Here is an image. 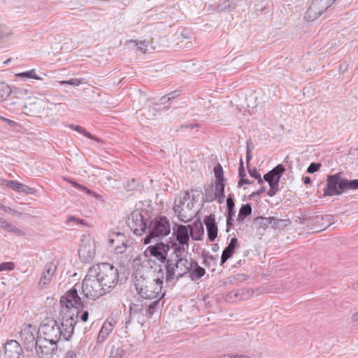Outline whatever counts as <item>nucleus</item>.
I'll return each instance as SVG.
<instances>
[{
	"label": "nucleus",
	"mask_w": 358,
	"mask_h": 358,
	"mask_svg": "<svg viewBox=\"0 0 358 358\" xmlns=\"http://www.w3.org/2000/svg\"><path fill=\"white\" fill-rule=\"evenodd\" d=\"M129 226L137 236L143 235L148 227L147 220L142 213L138 210L134 211L129 221Z\"/></svg>",
	"instance_id": "nucleus-15"
},
{
	"label": "nucleus",
	"mask_w": 358,
	"mask_h": 358,
	"mask_svg": "<svg viewBox=\"0 0 358 358\" xmlns=\"http://www.w3.org/2000/svg\"><path fill=\"white\" fill-rule=\"evenodd\" d=\"M164 278V271L160 266L155 278L137 280L135 287L138 294L144 299L157 298L162 292Z\"/></svg>",
	"instance_id": "nucleus-5"
},
{
	"label": "nucleus",
	"mask_w": 358,
	"mask_h": 358,
	"mask_svg": "<svg viewBox=\"0 0 358 358\" xmlns=\"http://www.w3.org/2000/svg\"><path fill=\"white\" fill-rule=\"evenodd\" d=\"M321 167V164L320 163H311L307 169V172L309 173H314L317 171Z\"/></svg>",
	"instance_id": "nucleus-55"
},
{
	"label": "nucleus",
	"mask_w": 358,
	"mask_h": 358,
	"mask_svg": "<svg viewBox=\"0 0 358 358\" xmlns=\"http://www.w3.org/2000/svg\"><path fill=\"white\" fill-rule=\"evenodd\" d=\"M203 222L207 230L208 239L210 242L215 241L217 236V225L214 215H209L204 217Z\"/></svg>",
	"instance_id": "nucleus-21"
},
{
	"label": "nucleus",
	"mask_w": 358,
	"mask_h": 358,
	"mask_svg": "<svg viewBox=\"0 0 358 358\" xmlns=\"http://www.w3.org/2000/svg\"><path fill=\"white\" fill-rule=\"evenodd\" d=\"M113 328L114 325L113 322L111 321L106 320L99 332L97 342L99 343H103L113 331Z\"/></svg>",
	"instance_id": "nucleus-25"
},
{
	"label": "nucleus",
	"mask_w": 358,
	"mask_h": 358,
	"mask_svg": "<svg viewBox=\"0 0 358 358\" xmlns=\"http://www.w3.org/2000/svg\"><path fill=\"white\" fill-rule=\"evenodd\" d=\"M191 192L194 193L192 195L189 191H186L183 196L180 199L178 203L175 200L173 207L178 219L185 223L191 221L198 213V211L194 210V208L196 203V198L199 196L200 192L196 189H192Z\"/></svg>",
	"instance_id": "nucleus-4"
},
{
	"label": "nucleus",
	"mask_w": 358,
	"mask_h": 358,
	"mask_svg": "<svg viewBox=\"0 0 358 358\" xmlns=\"http://www.w3.org/2000/svg\"><path fill=\"white\" fill-rule=\"evenodd\" d=\"M65 180L67 182H69V183H71L73 187H75L78 190L85 192L88 194H91L92 191L90 189H89L88 188H87L86 187L78 183L77 182H76L70 178H65Z\"/></svg>",
	"instance_id": "nucleus-44"
},
{
	"label": "nucleus",
	"mask_w": 358,
	"mask_h": 358,
	"mask_svg": "<svg viewBox=\"0 0 358 358\" xmlns=\"http://www.w3.org/2000/svg\"><path fill=\"white\" fill-rule=\"evenodd\" d=\"M128 241L121 232H112L108 236V245L113 248L117 254H122L125 252L128 245Z\"/></svg>",
	"instance_id": "nucleus-17"
},
{
	"label": "nucleus",
	"mask_w": 358,
	"mask_h": 358,
	"mask_svg": "<svg viewBox=\"0 0 358 358\" xmlns=\"http://www.w3.org/2000/svg\"><path fill=\"white\" fill-rule=\"evenodd\" d=\"M200 125L197 123H194V124H182L180 126V129H193L194 128H196V127H199Z\"/></svg>",
	"instance_id": "nucleus-61"
},
{
	"label": "nucleus",
	"mask_w": 358,
	"mask_h": 358,
	"mask_svg": "<svg viewBox=\"0 0 358 358\" xmlns=\"http://www.w3.org/2000/svg\"><path fill=\"white\" fill-rule=\"evenodd\" d=\"M194 240H199V238H194L192 234V230L193 229L191 225H179L176 224V228H173L172 236L170 238V241H175L176 242L180 243V245H186L187 248L189 247V233Z\"/></svg>",
	"instance_id": "nucleus-13"
},
{
	"label": "nucleus",
	"mask_w": 358,
	"mask_h": 358,
	"mask_svg": "<svg viewBox=\"0 0 358 358\" xmlns=\"http://www.w3.org/2000/svg\"><path fill=\"white\" fill-rule=\"evenodd\" d=\"M218 191H217V184L213 186V185H208L204 187V193L203 197V202H213L217 198Z\"/></svg>",
	"instance_id": "nucleus-27"
},
{
	"label": "nucleus",
	"mask_w": 358,
	"mask_h": 358,
	"mask_svg": "<svg viewBox=\"0 0 358 358\" xmlns=\"http://www.w3.org/2000/svg\"><path fill=\"white\" fill-rule=\"evenodd\" d=\"M235 215V210L229 211L227 216V231H229V228L233 225L234 216Z\"/></svg>",
	"instance_id": "nucleus-50"
},
{
	"label": "nucleus",
	"mask_w": 358,
	"mask_h": 358,
	"mask_svg": "<svg viewBox=\"0 0 358 358\" xmlns=\"http://www.w3.org/2000/svg\"><path fill=\"white\" fill-rule=\"evenodd\" d=\"M130 315H140L145 316V308L143 304L132 303L129 307Z\"/></svg>",
	"instance_id": "nucleus-38"
},
{
	"label": "nucleus",
	"mask_w": 358,
	"mask_h": 358,
	"mask_svg": "<svg viewBox=\"0 0 358 358\" xmlns=\"http://www.w3.org/2000/svg\"><path fill=\"white\" fill-rule=\"evenodd\" d=\"M157 109L153 106H150L146 110L145 115L148 118L152 119L157 115Z\"/></svg>",
	"instance_id": "nucleus-52"
},
{
	"label": "nucleus",
	"mask_w": 358,
	"mask_h": 358,
	"mask_svg": "<svg viewBox=\"0 0 358 358\" xmlns=\"http://www.w3.org/2000/svg\"><path fill=\"white\" fill-rule=\"evenodd\" d=\"M25 101L20 97L13 98L10 97L6 101V108L11 112L19 113L24 112V108H25Z\"/></svg>",
	"instance_id": "nucleus-22"
},
{
	"label": "nucleus",
	"mask_w": 358,
	"mask_h": 358,
	"mask_svg": "<svg viewBox=\"0 0 358 358\" xmlns=\"http://www.w3.org/2000/svg\"><path fill=\"white\" fill-rule=\"evenodd\" d=\"M235 6L231 1L225 0L219 3L215 8L214 10L217 12H224L234 9Z\"/></svg>",
	"instance_id": "nucleus-33"
},
{
	"label": "nucleus",
	"mask_w": 358,
	"mask_h": 358,
	"mask_svg": "<svg viewBox=\"0 0 358 358\" xmlns=\"http://www.w3.org/2000/svg\"><path fill=\"white\" fill-rule=\"evenodd\" d=\"M78 310H76L75 317L74 314L66 316V318L64 317L61 324L53 319L43 320L38 329V334H39L38 337L56 343H58L62 337L64 340L69 341L71 338L75 327L78 323Z\"/></svg>",
	"instance_id": "nucleus-1"
},
{
	"label": "nucleus",
	"mask_w": 358,
	"mask_h": 358,
	"mask_svg": "<svg viewBox=\"0 0 358 358\" xmlns=\"http://www.w3.org/2000/svg\"><path fill=\"white\" fill-rule=\"evenodd\" d=\"M124 187L127 189V191H133L136 189L138 187V182L136 179L132 178L128 180L124 184Z\"/></svg>",
	"instance_id": "nucleus-47"
},
{
	"label": "nucleus",
	"mask_w": 358,
	"mask_h": 358,
	"mask_svg": "<svg viewBox=\"0 0 358 358\" xmlns=\"http://www.w3.org/2000/svg\"><path fill=\"white\" fill-rule=\"evenodd\" d=\"M4 229L8 231V232L13 233L17 236H22L24 234V233L21 229H18L14 224L9 222H8V223L6 224Z\"/></svg>",
	"instance_id": "nucleus-41"
},
{
	"label": "nucleus",
	"mask_w": 358,
	"mask_h": 358,
	"mask_svg": "<svg viewBox=\"0 0 358 358\" xmlns=\"http://www.w3.org/2000/svg\"><path fill=\"white\" fill-rule=\"evenodd\" d=\"M252 181H250L248 179H246L245 178H240L238 182V187H242L245 184H252Z\"/></svg>",
	"instance_id": "nucleus-63"
},
{
	"label": "nucleus",
	"mask_w": 358,
	"mask_h": 358,
	"mask_svg": "<svg viewBox=\"0 0 358 358\" xmlns=\"http://www.w3.org/2000/svg\"><path fill=\"white\" fill-rule=\"evenodd\" d=\"M80 318L83 322H87L89 318L88 311H87V310L83 311L80 315Z\"/></svg>",
	"instance_id": "nucleus-64"
},
{
	"label": "nucleus",
	"mask_w": 358,
	"mask_h": 358,
	"mask_svg": "<svg viewBox=\"0 0 358 358\" xmlns=\"http://www.w3.org/2000/svg\"><path fill=\"white\" fill-rule=\"evenodd\" d=\"M252 213V205L251 203H246L242 205L237 217V221L243 222L248 216Z\"/></svg>",
	"instance_id": "nucleus-30"
},
{
	"label": "nucleus",
	"mask_w": 358,
	"mask_h": 358,
	"mask_svg": "<svg viewBox=\"0 0 358 358\" xmlns=\"http://www.w3.org/2000/svg\"><path fill=\"white\" fill-rule=\"evenodd\" d=\"M148 234L144 238V243L149 244L154 238H163L171 232L169 220L165 216H160L150 222Z\"/></svg>",
	"instance_id": "nucleus-7"
},
{
	"label": "nucleus",
	"mask_w": 358,
	"mask_h": 358,
	"mask_svg": "<svg viewBox=\"0 0 358 358\" xmlns=\"http://www.w3.org/2000/svg\"><path fill=\"white\" fill-rule=\"evenodd\" d=\"M57 343L38 337L37 345L34 347L37 358H53L58 350Z\"/></svg>",
	"instance_id": "nucleus-12"
},
{
	"label": "nucleus",
	"mask_w": 358,
	"mask_h": 358,
	"mask_svg": "<svg viewBox=\"0 0 358 358\" xmlns=\"http://www.w3.org/2000/svg\"><path fill=\"white\" fill-rule=\"evenodd\" d=\"M170 250V245L162 242L157 243L155 245H150L145 251L146 256H152L162 263L166 264L169 261L167 258L168 252Z\"/></svg>",
	"instance_id": "nucleus-14"
},
{
	"label": "nucleus",
	"mask_w": 358,
	"mask_h": 358,
	"mask_svg": "<svg viewBox=\"0 0 358 358\" xmlns=\"http://www.w3.org/2000/svg\"><path fill=\"white\" fill-rule=\"evenodd\" d=\"M338 172L329 175L324 188V196H339L349 189H358V179L348 180L342 177Z\"/></svg>",
	"instance_id": "nucleus-3"
},
{
	"label": "nucleus",
	"mask_w": 358,
	"mask_h": 358,
	"mask_svg": "<svg viewBox=\"0 0 358 358\" xmlns=\"http://www.w3.org/2000/svg\"><path fill=\"white\" fill-rule=\"evenodd\" d=\"M66 224L68 225H75V224H76V225L81 224V225H84V226L87 225V222L85 220H83V219H80L78 217H76L74 216L69 217L66 220Z\"/></svg>",
	"instance_id": "nucleus-40"
},
{
	"label": "nucleus",
	"mask_w": 358,
	"mask_h": 358,
	"mask_svg": "<svg viewBox=\"0 0 358 358\" xmlns=\"http://www.w3.org/2000/svg\"><path fill=\"white\" fill-rule=\"evenodd\" d=\"M168 244H171V247L173 248L176 259L182 257L181 252H185L187 249V247L185 248L186 245H180V243L176 242L175 241H169Z\"/></svg>",
	"instance_id": "nucleus-36"
},
{
	"label": "nucleus",
	"mask_w": 358,
	"mask_h": 358,
	"mask_svg": "<svg viewBox=\"0 0 358 358\" xmlns=\"http://www.w3.org/2000/svg\"><path fill=\"white\" fill-rule=\"evenodd\" d=\"M36 191L34 188L31 187L27 185L22 184L20 193H24L25 194H35Z\"/></svg>",
	"instance_id": "nucleus-51"
},
{
	"label": "nucleus",
	"mask_w": 358,
	"mask_h": 358,
	"mask_svg": "<svg viewBox=\"0 0 358 358\" xmlns=\"http://www.w3.org/2000/svg\"><path fill=\"white\" fill-rule=\"evenodd\" d=\"M84 83V79L71 78L69 80L61 81L60 83L62 85L69 84L73 86H78Z\"/></svg>",
	"instance_id": "nucleus-48"
},
{
	"label": "nucleus",
	"mask_w": 358,
	"mask_h": 358,
	"mask_svg": "<svg viewBox=\"0 0 358 358\" xmlns=\"http://www.w3.org/2000/svg\"><path fill=\"white\" fill-rule=\"evenodd\" d=\"M23 350L15 340H10L4 345V358H20Z\"/></svg>",
	"instance_id": "nucleus-20"
},
{
	"label": "nucleus",
	"mask_w": 358,
	"mask_h": 358,
	"mask_svg": "<svg viewBox=\"0 0 358 358\" xmlns=\"http://www.w3.org/2000/svg\"><path fill=\"white\" fill-rule=\"evenodd\" d=\"M270 220L271 227L275 229L284 228L290 223V222L288 220L278 219L274 217H270Z\"/></svg>",
	"instance_id": "nucleus-34"
},
{
	"label": "nucleus",
	"mask_w": 358,
	"mask_h": 358,
	"mask_svg": "<svg viewBox=\"0 0 358 358\" xmlns=\"http://www.w3.org/2000/svg\"><path fill=\"white\" fill-rule=\"evenodd\" d=\"M16 76L19 77V78H22L24 79H29V78H33V79H36V80L40 79V78L36 74V71L34 69L17 73V74H16Z\"/></svg>",
	"instance_id": "nucleus-42"
},
{
	"label": "nucleus",
	"mask_w": 358,
	"mask_h": 358,
	"mask_svg": "<svg viewBox=\"0 0 358 358\" xmlns=\"http://www.w3.org/2000/svg\"><path fill=\"white\" fill-rule=\"evenodd\" d=\"M76 286L77 284L61 298L60 302L62 306H65L66 308H76V309L83 308V302L78 295Z\"/></svg>",
	"instance_id": "nucleus-16"
},
{
	"label": "nucleus",
	"mask_w": 358,
	"mask_h": 358,
	"mask_svg": "<svg viewBox=\"0 0 358 358\" xmlns=\"http://www.w3.org/2000/svg\"><path fill=\"white\" fill-rule=\"evenodd\" d=\"M134 43H136V45L138 48V49L143 53H145L146 52V50H147V47H148V43L146 41H140V42H137V41H134Z\"/></svg>",
	"instance_id": "nucleus-57"
},
{
	"label": "nucleus",
	"mask_w": 358,
	"mask_h": 358,
	"mask_svg": "<svg viewBox=\"0 0 358 358\" xmlns=\"http://www.w3.org/2000/svg\"><path fill=\"white\" fill-rule=\"evenodd\" d=\"M4 183L6 187L10 188L17 193H20L22 183L18 182L17 180H4Z\"/></svg>",
	"instance_id": "nucleus-39"
},
{
	"label": "nucleus",
	"mask_w": 358,
	"mask_h": 358,
	"mask_svg": "<svg viewBox=\"0 0 358 358\" xmlns=\"http://www.w3.org/2000/svg\"><path fill=\"white\" fill-rule=\"evenodd\" d=\"M15 267L13 262H3L0 264V272L2 271H12Z\"/></svg>",
	"instance_id": "nucleus-54"
},
{
	"label": "nucleus",
	"mask_w": 358,
	"mask_h": 358,
	"mask_svg": "<svg viewBox=\"0 0 358 358\" xmlns=\"http://www.w3.org/2000/svg\"><path fill=\"white\" fill-rule=\"evenodd\" d=\"M194 225L195 228H196L198 229L199 232H200L201 234L203 235L204 231H203V227L201 221L200 220L195 221L194 223Z\"/></svg>",
	"instance_id": "nucleus-62"
},
{
	"label": "nucleus",
	"mask_w": 358,
	"mask_h": 358,
	"mask_svg": "<svg viewBox=\"0 0 358 358\" xmlns=\"http://www.w3.org/2000/svg\"><path fill=\"white\" fill-rule=\"evenodd\" d=\"M123 352V350L118 348L115 350H112L111 354L108 358H122Z\"/></svg>",
	"instance_id": "nucleus-56"
},
{
	"label": "nucleus",
	"mask_w": 358,
	"mask_h": 358,
	"mask_svg": "<svg viewBox=\"0 0 358 358\" xmlns=\"http://www.w3.org/2000/svg\"><path fill=\"white\" fill-rule=\"evenodd\" d=\"M13 98H19L20 97L22 100L24 98L28 96V90L22 88H15V90H12V94Z\"/></svg>",
	"instance_id": "nucleus-43"
},
{
	"label": "nucleus",
	"mask_w": 358,
	"mask_h": 358,
	"mask_svg": "<svg viewBox=\"0 0 358 358\" xmlns=\"http://www.w3.org/2000/svg\"><path fill=\"white\" fill-rule=\"evenodd\" d=\"M189 278L193 281H196L201 278L206 274V270L198 264V263L193 260L192 267L188 272Z\"/></svg>",
	"instance_id": "nucleus-26"
},
{
	"label": "nucleus",
	"mask_w": 358,
	"mask_h": 358,
	"mask_svg": "<svg viewBox=\"0 0 358 358\" xmlns=\"http://www.w3.org/2000/svg\"><path fill=\"white\" fill-rule=\"evenodd\" d=\"M78 255L80 259L83 263H90L92 262L95 257V242L90 236H83L78 249Z\"/></svg>",
	"instance_id": "nucleus-10"
},
{
	"label": "nucleus",
	"mask_w": 358,
	"mask_h": 358,
	"mask_svg": "<svg viewBox=\"0 0 358 358\" xmlns=\"http://www.w3.org/2000/svg\"><path fill=\"white\" fill-rule=\"evenodd\" d=\"M271 224L270 217H257L253 220V225L257 229L266 230Z\"/></svg>",
	"instance_id": "nucleus-28"
},
{
	"label": "nucleus",
	"mask_w": 358,
	"mask_h": 358,
	"mask_svg": "<svg viewBox=\"0 0 358 358\" xmlns=\"http://www.w3.org/2000/svg\"><path fill=\"white\" fill-rule=\"evenodd\" d=\"M64 358H78V356L75 350L70 349L66 352Z\"/></svg>",
	"instance_id": "nucleus-59"
},
{
	"label": "nucleus",
	"mask_w": 358,
	"mask_h": 358,
	"mask_svg": "<svg viewBox=\"0 0 358 358\" xmlns=\"http://www.w3.org/2000/svg\"><path fill=\"white\" fill-rule=\"evenodd\" d=\"M25 108L23 113L33 117L41 116L45 108V102L42 99L29 97L25 101Z\"/></svg>",
	"instance_id": "nucleus-18"
},
{
	"label": "nucleus",
	"mask_w": 358,
	"mask_h": 358,
	"mask_svg": "<svg viewBox=\"0 0 358 358\" xmlns=\"http://www.w3.org/2000/svg\"><path fill=\"white\" fill-rule=\"evenodd\" d=\"M164 295H165V294L163 293L162 294V296L159 299L152 301L149 306H148L146 307L145 317H146L148 318H151L152 317L154 313L157 311V310L159 307L160 299L162 298H163L164 296Z\"/></svg>",
	"instance_id": "nucleus-29"
},
{
	"label": "nucleus",
	"mask_w": 358,
	"mask_h": 358,
	"mask_svg": "<svg viewBox=\"0 0 358 358\" xmlns=\"http://www.w3.org/2000/svg\"><path fill=\"white\" fill-rule=\"evenodd\" d=\"M213 171L216 178L215 183L217 185H225L222 166L220 164H217L214 167Z\"/></svg>",
	"instance_id": "nucleus-32"
},
{
	"label": "nucleus",
	"mask_w": 358,
	"mask_h": 358,
	"mask_svg": "<svg viewBox=\"0 0 358 358\" xmlns=\"http://www.w3.org/2000/svg\"><path fill=\"white\" fill-rule=\"evenodd\" d=\"M192 258L188 259L186 256L176 259L169 258L165 264L166 282H171L175 278L178 280L187 274L192 267Z\"/></svg>",
	"instance_id": "nucleus-6"
},
{
	"label": "nucleus",
	"mask_w": 358,
	"mask_h": 358,
	"mask_svg": "<svg viewBox=\"0 0 358 358\" xmlns=\"http://www.w3.org/2000/svg\"><path fill=\"white\" fill-rule=\"evenodd\" d=\"M238 247V240L236 237L231 238L228 245L222 251L220 264L223 265L234 253L235 249Z\"/></svg>",
	"instance_id": "nucleus-23"
},
{
	"label": "nucleus",
	"mask_w": 358,
	"mask_h": 358,
	"mask_svg": "<svg viewBox=\"0 0 358 358\" xmlns=\"http://www.w3.org/2000/svg\"><path fill=\"white\" fill-rule=\"evenodd\" d=\"M36 330V327L29 324L20 331L22 340L27 350H32L37 345L38 338H36L34 335Z\"/></svg>",
	"instance_id": "nucleus-19"
},
{
	"label": "nucleus",
	"mask_w": 358,
	"mask_h": 358,
	"mask_svg": "<svg viewBox=\"0 0 358 358\" xmlns=\"http://www.w3.org/2000/svg\"><path fill=\"white\" fill-rule=\"evenodd\" d=\"M227 206L229 211L234 210L235 202L232 194H229L227 199Z\"/></svg>",
	"instance_id": "nucleus-53"
},
{
	"label": "nucleus",
	"mask_w": 358,
	"mask_h": 358,
	"mask_svg": "<svg viewBox=\"0 0 358 358\" xmlns=\"http://www.w3.org/2000/svg\"><path fill=\"white\" fill-rule=\"evenodd\" d=\"M336 0H313L305 13L307 21H314L329 8Z\"/></svg>",
	"instance_id": "nucleus-11"
},
{
	"label": "nucleus",
	"mask_w": 358,
	"mask_h": 358,
	"mask_svg": "<svg viewBox=\"0 0 358 358\" xmlns=\"http://www.w3.org/2000/svg\"><path fill=\"white\" fill-rule=\"evenodd\" d=\"M12 94L10 86L5 83L0 82V102L3 101Z\"/></svg>",
	"instance_id": "nucleus-37"
},
{
	"label": "nucleus",
	"mask_w": 358,
	"mask_h": 358,
	"mask_svg": "<svg viewBox=\"0 0 358 358\" xmlns=\"http://www.w3.org/2000/svg\"><path fill=\"white\" fill-rule=\"evenodd\" d=\"M57 268V264L53 262H48L44 267V270L42 273L43 275H45L50 279L52 278Z\"/></svg>",
	"instance_id": "nucleus-35"
},
{
	"label": "nucleus",
	"mask_w": 358,
	"mask_h": 358,
	"mask_svg": "<svg viewBox=\"0 0 358 358\" xmlns=\"http://www.w3.org/2000/svg\"><path fill=\"white\" fill-rule=\"evenodd\" d=\"M81 287L85 296L92 300L109 293L103 289V286H102V283L100 282L98 278H93L89 273L83 280Z\"/></svg>",
	"instance_id": "nucleus-8"
},
{
	"label": "nucleus",
	"mask_w": 358,
	"mask_h": 358,
	"mask_svg": "<svg viewBox=\"0 0 358 358\" xmlns=\"http://www.w3.org/2000/svg\"><path fill=\"white\" fill-rule=\"evenodd\" d=\"M51 280H52V279H50V278H48L45 275H43L42 274L41 279L38 282V287L41 289H44L48 285H49V283L51 282Z\"/></svg>",
	"instance_id": "nucleus-49"
},
{
	"label": "nucleus",
	"mask_w": 358,
	"mask_h": 358,
	"mask_svg": "<svg viewBox=\"0 0 358 358\" xmlns=\"http://www.w3.org/2000/svg\"><path fill=\"white\" fill-rule=\"evenodd\" d=\"M248 173L250 176L257 180L258 184L262 185L263 183V179L262 178L261 174L255 169H250L248 167Z\"/></svg>",
	"instance_id": "nucleus-45"
},
{
	"label": "nucleus",
	"mask_w": 358,
	"mask_h": 358,
	"mask_svg": "<svg viewBox=\"0 0 358 358\" xmlns=\"http://www.w3.org/2000/svg\"><path fill=\"white\" fill-rule=\"evenodd\" d=\"M238 177L240 178H243L246 177V173L243 166V162L242 159H241L240 164L238 167Z\"/></svg>",
	"instance_id": "nucleus-58"
},
{
	"label": "nucleus",
	"mask_w": 358,
	"mask_h": 358,
	"mask_svg": "<svg viewBox=\"0 0 358 358\" xmlns=\"http://www.w3.org/2000/svg\"><path fill=\"white\" fill-rule=\"evenodd\" d=\"M314 222L320 228L318 231L326 229L334 223V216L331 215H319L314 217Z\"/></svg>",
	"instance_id": "nucleus-24"
},
{
	"label": "nucleus",
	"mask_w": 358,
	"mask_h": 358,
	"mask_svg": "<svg viewBox=\"0 0 358 358\" xmlns=\"http://www.w3.org/2000/svg\"><path fill=\"white\" fill-rule=\"evenodd\" d=\"M224 187L225 185H217V191H218L217 199L219 203H222L224 202V199L225 198Z\"/></svg>",
	"instance_id": "nucleus-46"
},
{
	"label": "nucleus",
	"mask_w": 358,
	"mask_h": 358,
	"mask_svg": "<svg viewBox=\"0 0 358 358\" xmlns=\"http://www.w3.org/2000/svg\"><path fill=\"white\" fill-rule=\"evenodd\" d=\"M251 152H252L251 149L250 148V146L248 143L247 144V150H246V162H247L248 167L249 166L250 162L252 157Z\"/></svg>",
	"instance_id": "nucleus-60"
},
{
	"label": "nucleus",
	"mask_w": 358,
	"mask_h": 358,
	"mask_svg": "<svg viewBox=\"0 0 358 358\" xmlns=\"http://www.w3.org/2000/svg\"><path fill=\"white\" fill-rule=\"evenodd\" d=\"M89 275L98 278L103 289L109 293L119 282V272L116 267L109 263H100L89 268Z\"/></svg>",
	"instance_id": "nucleus-2"
},
{
	"label": "nucleus",
	"mask_w": 358,
	"mask_h": 358,
	"mask_svg": "<svg viewBox=\"0 0 358 358\" xmlns=\"http://www.w3.org/2000/svg\"><path fill=\"white\" fill-rule=\"evenodd\" d=\"M69 127L71 129H72L73 130H75V131H78V133L83 134L85 137H87L90 139L94 140L98 143L101 142V140L100 138L91 134L85 128H83L79 125L70 124Z\"/></svg>",
	"instance_id": "nucleus-31"
},
{
	"label": "nucleus",
	"mask_w": 358,
	"mask_h": 358,
	"mask_svg": "<svg viewBox=\"0 0 358 358\" xmlns=\"http://www.w3.org/2000/svg\"><path fill=\"white\" fill-rule=\"evenodd\" d=\"M285 171V169L282 164H278L272 170L264 174V180L267 182L270 186V189L267 194L272 197L275 196L279 189L280 180Z\"/></svg>",
	"instance_id": "nucleus-9"
}]
</instances>
